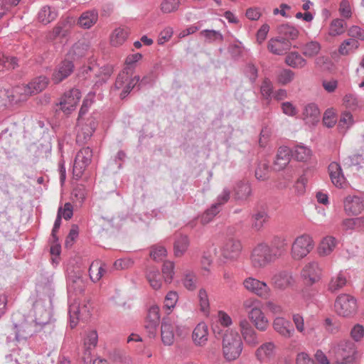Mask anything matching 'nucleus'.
Here are the masks:
<instances>
[{
    "label": "nucleus",
    "mask_w": 364,
    "mask_h": 364,
    "mask_svg": "<svg viewBox=\"0 0 364 364\" xmlns=\"http://www.w3.org/2000/svg\"><path fill=\"white\" fill-rule=\"evenodd\" d=\"M242 309L255 328L259 331H266L269 321L262 309L261 302L253 297L246 299L242 302Z\"/></svg>",
    "instance_id": "1"
},
{
    "label": "nucleus",
    "mask_w": 364,
    "mask_h": 364,
    "mask_svg": "<svg viewBox=\"0 0 364 364\" xmlns=\"http://www.w3.org/2000/svg\"><path fill=\"white\" fill-rule=\"evenodd\" d=\"M243 343L239 333L233 329L227 330L222 339V352L228 361L237 360L241 355Z\"/></svg>",
    "instance_id": "2"
},
{
    "label": "nucleus",
    "mask_w": 364,
    "mask_h": 364,
    "mask_svg": "<svg viewBox=\"0 0 364 364\" xmlns=\"http://www.w3.org/2000/svg\"><path fill=\"white\" fill-rule=\"evenodd\" d=\"M266 242H260L255 245L250 254V263L252 268L255 269H262L268 265L274 263L276 259Z\"/></svg>",
    "instance_id": "3"
},
{
    "label": "nucleus",
    "mask_w": 364,
    "mask_h": 364,
    "mask_svg": "<svg viewBox=\"0 0 364 364\" xmlns=\"http://www.w3.org/2000/svg\"><path fill=\"white\" fill-rule=\"evenodd\" d=\"M91 100L85 99L82 105L79 112V117L77 119V134L76 141L80 144H85L92 136L95 128L96 122L94 118L90 117L85 122L82 119V116L87 111L88 107L91 105Z\"/></svg>",
    "instance_id": "4"
},
{
    "label": "nucleus",
    "mask_w": 364,
    "mask_h": 364,
    "mask_svg": "<svg viewBox=\"0 0 364 364\" xmlns=\"http://www.w3.org/2000/svg\"><path fill=\"white\" fill-rule=\"evenodd\" d=\"M314 248V242L309 235L297 236L291 245L290 256L293 260L300 261L305 258Z\"/></svg>",
    "instance_id": "5"
},
{
    "label": "nucleus",
    "mask_w": 364,
    "mask_h": 364,
    "mask_svg": "<svg viewBox=\"0 0 364 364\" xmlns=\"http://www.w3.org/2000/svg\"><path fill=\"white\" fill-rule=\"evenodd\" d=\"M323 269L318 261L306 262L301 270V277L304 284L311 287L319 282L323 277Z\"/></svg>",
    "instance_id": "6"
},
{
    "label": "nucleus",
    "mask_w": 364,
    "mask_h": 364,
    "mask_svg": "<svg viewBox=\"0 0 364 364\" xmlns=\"http://www.w3.org/2000/svg\"><path fill=\"white\" fill-rule=\"evenodd\" d=\"M70 324L75 328L80 319L86 320L91 314V307L88 301L84 300L81 304L74 299L69 308Z\"/></svg>",
    "instance_id": "7"
},
{
    "label": "nucleus",
    "mask_w": 364,
    "mask_h": 364,
    "mask_svg": "<svg viewBox=\"0 0 364 364\" xmlns=\"http://www.w3.org/2000/svg\"><path fill=\"white\" fill-rule=\"evenodd\" d=\"M335 310L342 316H350L357 310V301L355 298L348 294L338 295L335 301Z\"/></svg>",
    "instance_id": "8"
},
{
    "label": "nucleus",
    "mask_w": 364,
    "mask_h": 364,
    "mask_svg": "<svg viewBox=\"0 0 364 364\" xmlns=\"http://www.w3.org/2000/svg\"><path fill=\"white\" fill-rule=\"evenodd\" d=\"M243 287L249 292L267 299L270 297L272 290L267 284L255 277H249L242 282Z\"/></svg>",
    "instance_id": "9"
},
{
    "label": "nucleus",
    "mask_w": 364,
    "mask_h": 364,
    "mask_svg": "<svg viewBox=\"0 0 364 364\" xmlns=\"http://www.w3.org/2000/svg\"><path fill=\"white\" fill-rule=\"evenodd\" d=\"M92 151L89 147L82 148L76 154L73 172L75 178H80L91 164Z\"/></svg>",
    "instance_id": "10"
},
{
    "label": "nucleus",
    "mask_w": 364,
    "mask_h": 364,
    "mask_svg": "<svg viewBox=\"0 0 364 364\" xmlns=\"http://www.w3.org/2000/svg\"><path fill=\"white\" fill-rule=\"evenodd\" d=\"M75 23V20L73 17H67L60 20L51 31L47 33L46 40L53 42L57 39L65 38L70 33Z\"/></svg>",
    "instance_id": "11"
},
{
    "label": "nucleus",
    "mask_w": 364,
    "mask_h": 364,
    "mask_svg": "<svg viewBox=\"0 0 364 364\" xmlns=\"http://www.w3.org/2000/svg\"><path fill=\"white\" fill-rule=\"evenodd\" d=\"M82 95L78 89L73 88L66 91L60 101V109L65 114H70L79 104Z\"/></svg>",
    "instance_id": "12"
},
{
    "label": "nucleus",
    "mask_w": 364,
    "mask_h": 364,
    "mask_svg": "<svg viewBox=\"0 0 364 364\" xmlns=\"http://www.w3.org/2000/svg\"><path fill=\"white\" fill-rule=\"evenodd\" d=\"M238 327L242 340H244L247 346L255 347L259 343L258 333L247 318H241L238 322Z\"/></svg>",
    "instance_id": "13"
},
{
    "label": "nucleus",
    "mask_w": 364,
    "mask_h": 364,
    "mask_svg": "<svg viewBox=\"0 0 364 364\" xmlns=\"http://www.w3.org/2000/svg\"><path fill=\"white\" fill-rule=\"evenodd\" d=\"M242 245L240 240L230 238L224 243L221 254L223 258L230 262H235L240 257Z\"/></svg>",
    "instance_id": "14"
},
{
    "label": "nucleus",
    "mask_w": 364,
    "mask_h": 364,
    "mask_svg": "<svg viewBox=\"0 0 364 364\" xmlns=\"http://www.w3.org/2000/svg\"><path fill=\"white\" fill-rule=\"evenodd\" d=\"M333 351L346 362L353 361L357 354L355 343L348 340L339 341L333 346Z\"/></svg>",
    "instance_id": "15"
},
{
    "label": "nucleus",
    "mask_w": 364,
    "mask_h": 364,
    "mask_svg": "<svg viewBox=\"0 0 364 364\" xmlns=\"http://www.w3.org/2000/svg\"><path fill=\"white\" fill-rule=\"evenodd\" d=\"M343 205L347 215L355 216L364 210V200L358 196L348 195L343 198Z\"/></svg>",
    "instance_id": "16"
},
{
    "label": "nucleus",
    "mask_w": 364,
    "mask_h": 364,
    "mask_svg": "<svg viewBox=\"0 0 364 364\" xmlns=\"http://www.w3.org/2000/svg\"><path fill=\"white\" fill-rule=\"evenodd\" d=\"M329 176L332 183L337 188L346 189L349 187L350 184L346 179L341 167L337 162H332L328 166Z\"/></svg>",
    "instance_id": "17"
},
{
    "label": "nucleus",
    "mask_w": 364,
    "mask_h": 364,
    "mask_svg": "<svg viewBox=\"0 0 364 364\" xmlns=\"http://www.w3.org/2000/svg\"><path fill=\"white\" fill-rule=\"evenodd\" d=\"M160 322L159 308L152 306L149 308L144 322V327L150 337L156 335Z\"/></svg>",
    "instance_id": "18"
},
{
    "label": "nucleus",
    "mask_w": 364,
    "mask_h": 364,
    "mask_svg": "<svg viewBox=\"0 0 364 364\" xmlns=\"http://www.w3.org/2000/svg\"><path fill=\"white\" fill-rule=\"evenodd\" d=\"M277 347L272 341L262 343L255 351V356L261 362H269L276 356Z\"/></svg>",
    "instance_id": "19"
},
{
    "label": "nucleus",
    "mask_w": 364,
    "mask_h": 364,
    "mask_svg": "<svg viewBox=\"0 0 364 364\" xmlns=\"http://www.w3.org/2000/svg\"><path fill=\"white\" fill-rule=\"evenodd\" d=\"M10 105H18L24 102L31 97L25 84L16 85L8 90Z\"/></svg>",
    "instance_id": "20"
},
{
    "label": "nucleus",
    "mask_w": 364,
    "mask_h": 364,
    "mask_svg": "<svg viewBox=\"0 0 364 364\" xmlns=\"http://www.w3.org/2000/svg\"><path fill=\"white\" fill-rule=\"evenodd\" d=\"M271 284L276 289L284 290L293 285L294 279L290 272L281 271L272 277Z\"/></svg>",
    "instance_id": "21"
},
{
    "label": "nucleus",
    "mask_w": 364,
    "mask_h": 364,
    "mask_svg": "<svg viewBox=\"0 0 364 364\" xmlns=\"http://www.w3.org/2000/svg\"><path fill=\"white\" fill-rule=\"evenodd\" d=\"M74 65L72 61H62L55 69L52 75V81L58 84L67 78L73 71Z\"/></svg>",
    "instance_id": "22"
},
{
    "label": "nucleus",
    "mask_w": 364,
    "mask_h": 364,
    "mask_svg": "<svg viewBox=\"0 0 364 364\" xmlns=\"http://www.w3.org/2000/svg\"><path fill=\"white\" fill-rule=\"evenodd\" d=\"M272 327L277 333L285 338L292 337L294 333L290 322L282 316H277L273 320Z\"/></svg>",
    "instance_id": "23"
},
{
    "label": "nucleus",
    "mask_w": 364,
    "mask_h": 364,
    "mask_svg": "<svg viewBox=\"0 0 364 364\" xmlns=\"http://www.w3.org/2000/svg\"><path fill=\"white\" fill-rule=\"evenodd\" d=\"M348 284L346 275L343 271H339L332 275L327 284V290L331 293H336L343 289Z\"/></svg>",
    "instance_id": "24"
},
{
    "label": "nucleus",
    "mask_w": 364,
    "mask_h": 364,
    "mask_svg": "<svg viewBox=\"0 0 364 364\" xmlns=\"http://www.w3.org/2000/svg\"><path fill=\"white\" fill-rule=\"evenodd\" d=\"M85 288V282L80 274H74L68 279V290L71 299L72 294H80Z\"/></svg>",
    "instance_id": "25"
},
{
    "label": "nucleus",
    "mask_w": 364,
    "mask_h": 364,
    "mask_svg": "<svg viewBox=\"0 0 364 364\" xmlns=\"http://www.w3.org/2000/svg\"><path fill=\"white\" fill-rule=\"evenodd\" d=\"M291 43L289 40L280 38H272L268 43V50L275 55H282L290 50Z\"/></svg>",
    "instance_id": "26"
},
{
    "label": "nucleus",
    "mask_w": 364,
    "mask_h": 364,
    "mask_svg": "<svg viewBox=\"0 0 364 364\" xmlns=\"http://www.w3.org/2000/svg\"><path fill=\"white\" fill-rule=\"evenodd\" d=\"M321 112L314 103L306 105L302 112V118L309 125H316L320 119Z\"/></svg>",
    "instance_id": "27"
},
{
    "label": "nucleus",
    "mask_w": 364,
    "mask_h": 364,
    "mask_svg": "<svg viewBox=\"0 0 364 364\" xmlns=\"http://www.w3.org/2000/svg\"><path fill=\"white\" fill-rule=\"evenodd\" d=\"M290 154L291 151L287 146H280L273 162V169L283 170L290 161Z\"/></svg>",
    "instance_id": "28"
},
{
    "label": "nucleus",
    "mask_w": 364,
    "mask_h": 364,
    "mask_svg": "<svg viewBox=\"0 0 364 364\" xmlns=\"http://www.w3.org/2000/svg\"><path fill=\"white\" fill-rule=\"evenodd\" d=\"M208 328L206 323H199L192 333L193 343L198 346H204L208 340Z\"/></svg>",
    "instance_id": "29"
},
{
    "label": "nucleus",
    "mask_w": 364,
    "mask_h": 364,
    "mask_svg": "<svg viewBox=\"0 0 364 364\" xmlns=\"http://www.w3.org/2000/svg\"><path fill=\"white\" fill-rule=\"evenodd\" d=\"M269 247L273 255H275L274 258L277 260L286 253L288 242L284 237L275 236L272 239Z\"/></svg>",
    "instance_id": "30"
},
{
    "label": "nucleus",
    "mask_w": 364,
    "mask_h": 364,
    "mask_svg": "<svg viewBox=\"0 0 364 364\" xmlns=\"http://www.w3.org/2000/svg\"><path fill=\"white\" fill-rule=\"evenodd\" d=\"M34 326L39 330L49 321V312L46 309L41 302L37 301L33 305Z\"/></svg>",
    "instance_id": "31"
},
{
    "label": "nucleus",
    "mask_w": 364,
    "mask_h": 364,
    "mask_svg": "<svg viewBox=\"0 0 364 364\" xmlns=\"http://www.w3.org/2000/svg\"><path fill=\"white\" fill-rule=\"evenodd\" d=\"M97 333L95 331H90L84 341V353L82 356L84 362H87L91 359L92 350L95 348L97 343Z\"/></svg>",
    "instance_id": "32"
},
{
    "label": "nucleus",
    "mask_w": 364,
    "mask_h": 364,
    "mask_svg": "<svg viewBox=\"0 0 364 364\" xmlns=\"http://www.w3.org/2000/svg\"><path fill=\"white\" fill-rule=\"evenodd\" d=\"M337 245V240L333 236H326L323 237L318 247L317 252L320 257H326L330 255Z\"/></svg>",
    "instance_id": "33"
},
{
    "label": "nucleus",
    "mask_w": 364,
    "mask_h": 364,
    "mask_svg": "<svg viewBox=\"0 0 364 364\" xmlns=\"http://www.w3.org/2000/svg\"><path fill=\"white\" fill-rule=\"evenodd\" d=\"M145 277L150 287L154 289H159L162 286V277L155 267H149L146 269Z\"/></svg>",
    "instance_id": "34"
},
{
    "label": "nucleus",
    "mask_w": 364,
    "mask_h": 364,
    "mask_svg": "<svg viewBox=\"0 0 364 364\" xmlns=\"http://www.w3.org/2000/svg\"><path fill=\"white\" fill-rule=\"evenodd\" d=\"M49 82L47 77L41 75L33 78L28 84H25L29 91L31 96L36 95L44 90Z\"/></svg>",
    "instance_id": "35"
},
{
    "label": "nucleus",
    "mask_w": 364,
    "mask_h": 364,
    "mask_svg": "<svg viewBox=\"0 0 364 364\" xmlns=\"http://www.w3.org/2000/svg\"><path fill=\"white\" fill-rule=\"evenodd\" d=\"M15 328L16 338L17 341L26 339L31 337L34 333L39 331V328L35 326L32 327L31 325L26 321L22 322L19 325H16Z\"/></svg>",
    "instance_id": "36"
},
{
    "label": "nucleus",
    "mask_w": 364,
    "mask_h": 364,
    "mask_svg": "<svg viewBox=\"0 0 364 364\" xmlns=\"http://www.w3.org/2000/svg\"><path fill=\"white\" fill-rule=\"evenodd\" d=\"M106 273L105 264L100 260L93 261L89 268V275L93 282L100 281Z\"/></svg>",
    "instance_id": "37"
},
{
    "label": "nucleus",
    "mask_w": 364,
    "mask_h": 364,
    "mask_svg": "<svg viewBox=\"0 0 364 364\" xmlns=\"http://www.w3.org/2000/svg\"><path fill=\"white\" fill-rule=\"evenodd\" d=\"M58 12L55 8L49 6H43L38 14V20L44 25L53 21L58 16Z\"/></svg>",
    "instance_id": "38"
},
{
    "label": "nucleus",
    "mask_w": 364,
    "mask_h": 364,
    "mask_svg": "<svg viewBox=\"0 0 364 364\" xmlns=\"http://www.w3.org/2000/svg\"><path fill=\"white\" fill-rule=\"evenodd\" d=\"M174 327L168 321H163L161 327V340L164 345L171 346L173 343L175 336H174Z\"/></svg>",
    "instance_id": "39"
},
{
    "label": "nucleus",
    "mask_w": 364,
    "mask_h": 364,
    "mask_svg": "<svg viewBox=\"0 0 364 364\" xmlns=\"http://www.w3.org/2000/svg\"><path fill=\"white\" fill-rule=\"evenodd\" d=\"M129 30L126 28H117L114 30L110 36V43L113 46L117 47L122 45L129 36Z\"/></svg>",
    "instance_id": "40"
},
{
    "label": "nucleus",
    "mask_w": 364,
    "mask_h": 364,
    "mask_svg": "<svg viewBox=\"0 0 364 364\" xmlns=\"http://www.w3.org/2000/svg\"><path fill=\"white\" fill-rule=\"evenodd\" d=\"M97 18V13L95 11H86L81 14L77 23L81 28L87 29L96 23Z\"/></svg>",
    "instance_id": "41"
},
{
    "label": "nucleus",
    "mask_w": 364,
    "mask_h": 364,
    "mask_svg": "<svg viewBox=\"0 0 364 364\" xmlns=\"http://www.w3.org/2000/svg\"><path fill=\"white\" fill-rule=\"evenodd\" d=\"M113 73V68L112 65H105L99 68L97 66V72L94 73L95 83L102 84L105 82Z\"/></svg>",
    "instance_id": "42"
},
{
    "label": "nucleus",
    "mask_w": 364,
    "mask_h": 364,
    "mask_svg": "<svg viewBox=\"0 0 364 364\" xmlns=\"http://www.w3.org/2000/svg\"><path fill=\"white\" fill-rule=\"evenodd\" d=\"M321 49V46L318 41H311L302 46L301 53L305 57L312 58L319 53Z\"/></svg>",
    "instance_id": "43"
},
{
    "label": "nucleus",
    "mask_w": 364,
    "mask_h": 364,
    "mask_svg": "<svg viewBox=\"0 0 364 364\" xmlns=\"http://www.w3.org/2000/svg\"><path fill=\"white\" fill-rule=\"evenodd\" d=\"M189 246V239L186 235H181L176 240L173 245V252L176 257H182Z\"/></svg>",
    "instance_id": "44"
},
{
    "label": "nucleus",
    "mask_w": 364,
    "mask_h": 364,
    "mask_svg": "<svg viewBox=\"0 0 364 364\" xmlns=\"http://www.w3.org/2000/svg\"><path fill=\"white\" fill-rule=\"evenodd\" d=\"M90 47L89 45L85 41H77L71 48L69 54L73 59H78L80 58L85 56Z\"/></svg>",
    "instance_id": "45"
},
{
    "label": "nucleus",
    "mask_w": 364,
    "mask_h": 364,
    "mask_svg": "<svg viewBox=\"0 0 364 364\" xmlns=\"http://www.w3.org/2000/svg\"><path fill=\"white\" fill-rule=\"evenodd\" d=\"M286 63L294 68H302L306 65V60L297 52H291L285 59Z\"/></svg>",
    "instance_id": "46"
},
{
    "label": "nucleus",
    "mask_w": 364,
    "mask_h": 364,
    "mask_svg": "<svg viewBox=\"0 0 364 364\" xmlns=\"http://www.w3.org/2000/svg\"><path fill=\"white\" fill-rule=\"evenodd\" d=\"M311 150L305 146L297 145L292 151V156L299 161H307L311 157Z\"/></svg>",
    "instance_id": "47"
},
{
    "label": "nucleus",
    "mask_w": 364,
    "mask_h": 364,
    "mask_svg": "<svg viewBox=\"0 0 364 364\" xmlns=\"http://www.w3.org/2000/svg\"><path fill=\"white\" fill-rule=\"evenodd\" d=\"M251 193V188L247 182L242 181L237 183L235 188V196L238 200L247 199Z\"/></svg>",
    "instance_id": "48"
},
{
    "label": "nucleus",
    "mask_w": 364,
    "mask_h": 364,
    "mask_svg": "<svg viewBox=\"0 0 364 364\" xmlns=\"http://www.w3.org/2000/svg\"><path fill=\"white\" fill-rule=\"evenodd\" d=\"M346 28V24L343 20L336 18L332 21L330 24L328 35L336 36L343 34Z\"/></svg>",
    "instance_id": "49"
},
{
    "label": "nucleus",
    "mask_w": 364,
    "mask_h": 364,
    "mask_svg": "<svg viewBox=\"0 0 364 364\" xmlns=\"http://www.w3.org/2000/svg\"><path fill=\"white\" fill-rule=\"evenodd\" d=\"M17 65V59L15 57L0 55V72L13 70Z\"/></svg>",
    "instance_id": "50"
},
{
    "label": "nucleus",
    "mask_w": 364,
    "mask_h": 364,
    "mask_svg": "<svg viewBox=\"0 0 364 364\" xmlns=\"http://www.w3.org/2000/svg\"><path fill=\"white\" fill-rule=\"evenodd\" d=\"M198 305L201 311L207 314L210 310V302L207 291L201 288L198 293Z\"/></svg>",
    "instance_id": "51"
},
{
    "label": "nucleus",
    "mask_w": 364,
    "mask_h": 364,
    "mask_svg": "<svg viewBox=\"0 0 364 364\" xmlns=\"http://www.w3.org/2000/svg\"><path fill=\"white\" fill-rule=\"evenodd\" d=\"M358 47V42L354 38L345 40L340 46L338 52L341 55H348Z\"/></svg>",
    "instance_id": "52"
},
{
    "label": "nucleus",
    "mask_w": 364,
    "mask_h": 364,
    "mask_svg": "<svg viewBox=\"0 0 364 364\" xmlns=\"http://www.w3.org/2000/svg\"><path fill=\"white\" fill-rule=\"evenodd\" d=\"M182 283L186 289L194 291L197 287V277L191 272H186L182 279Z\"/></svg>",
    "instance_id": "53"
},
{
    "label": "nucleus",
    "mask_w": 364,
    "mask_h": 364,
    "mask_svg": "<svg viewBox=\"0 0 364 364\" xmlns=\"http://www.w3.org/2000/svg\"><path fill=\"white\" fill-rule=\"evenodd\" d=\"M175 264L173 262L167 260L165 261L162 267V273L164 281L167 283H171L174 276Z\"/></svg>",
    "instance_id": "54"
},
{
    "label": "nucleus",
    "mask_w": 364,
    "mask_h": 364,
    "mask_svg": "<svg viewBox=\"0 0 364 364\" xmlns=\"http://www.w3.org/2000/svg\"><path fill=\"white\" fill-rule=\"evenodd\" d=\"M353 115L348 112H343L341 116L338 125L340 132H345L346 129L353 124Z\"/></svg>",
    "instance_id": "55"
},
{
    "label": "nucleus",
    "mask_w": 364,
    "mask_h": 364,
    "mask_svg": "<svg viewBox=\"0 0 364 364\" xmlns=\"http://www.w3.org/2000/svg\"><path fill=\"white\" fill-rule=\"evenodd\" d=\"M167 255L166 249L161 245H154L150 250V257L156 261L162 260Z\"/></svg>",
    "instance_id": "56"
},
{
    "label": "nucleus",
    "mask_w": 364,
    "mask_h": 364,
    "mask_svg": "<svg viewBox=\"0 0 364 364\" xmlns=\"http://www.w3.org/2000/svg\"><path fill=\"white\" fill-rule=\"evenodd\" d=\"M267 220V214L264 211H259L252 215V227L257 230H260Z\"/></svg>",
    "instance_id": "57"
},
{
    "label": "nucleus",
    "mask_w": 364,
    "mask_h": 364,
    "mask_svg": "<svg viewBox=\"0 0 364 364\" xmlns=\"http://www.w3.org/2000/svg\"><path fill=\"white\" fill-rule=\"evenodd\" d=\"M180 5L179 0H164L161 4V11L164 14L176 11Z\"/></svg>",
    "instance_id": "58"
},
{
    "label": "nucleus",
    "mask_w": 364,
    "mask_h": 364,
    "mask_svg": "<svg viewBox=\"0 0 364 364\" xmlns=\"http://www.w3.org/2000/svg\"><path fill=\"white\" fill-rule=\"evenodd\" d=\"M279 33L284 36L286 39H296L299 36V31L289 25H282L279 27Z\"/></svg>",
    "instance_id": "59"
},
{
    "label": "nucleus",
    "mask_w": 364,
    "mask_h": 364,
    "mask_svg": "<svg viewBox=\"0 0 364 364\" xmlns=\"http://www.w3.org/2000/svg\"><path fill=\"white\" fill-rule=\"evenodd\" d=\"M21 0H0V18L7 14Z\"/></svg>",
    "instance_id": "60"
},
{
    "label": "nucleus",
    "mask_w": 364,
    "mask_h": 364,
    "mask_svg": "<svg viewBox=\"0 0 364 364\" xmlns=\"http://www.w3.org/2000/svg\"><path fill=\"white\" fill-rule=\"evenodd\" d=\"M269 175V165L267 162H260L256 170L255 176L260 181H264L268 178Z\"/></svg>",
    "instance_id": "61"
},
{
    "label": "nucleus",
    "mask_w": 364,
    "mask_h": 364,
    "mask_svg": "<svg viewBox=\"0 0 364 364\" xmlns=\"http://www.w3.org/2000/svg\"><path fill=\"white\" fill-rule=\"evenodd\" d=\"M337 122V117L336 112L332 109H327L323 114V124L328 127H333Z\"/></svg>",
    "instance_id": "62"
},
{
    "label": "nucleus",
    "mask_w": 364,
    "mask_h": 364,
    "mask_svg": "<svg viewBox=\"0 0 364 364\" xmlns=\"http://www.w3.org/2000/svg\"><path fill=\"white\" fill-rule=\"evenodd\" d=\"M220 210L217 205H213L211 208L207 210L200 218V223L203 225L208 224L219 213Z\"/></svg>",
    "instance_id": "63"
},
{
    "label": "nucleus",
    "mask_w": 364,
    "mask_h": 364,
    "mask_svg": "<svg viewBox=\"0 0 364 364\" xmlns=\"http://www.w3.org/2000/svg\"><path fill=\"white\" fill-rule=\"evenodd\" d=\"M178 296L176 291H168L164 299V306L171 310L173 309L178 301Z\"/></svg>",
    "instance_id": "64"
}]
</instances>
